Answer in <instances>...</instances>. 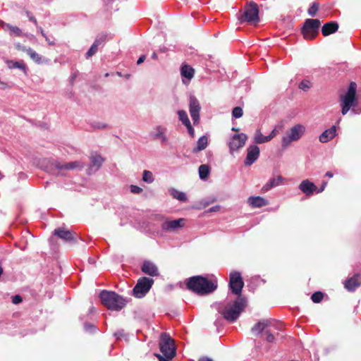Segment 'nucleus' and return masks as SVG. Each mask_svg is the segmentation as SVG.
Wrapping results in <instances>:
<instances>
[{
  "instance_id": "obj_22",
  "label": "nucleus",
  "mask_w": 361,
  "mask_h": 361,
  "mask_svg": "<svg viewBox=\"0 0 361 361\" xmlns=\"http://www.w3.org/2000/svg\"><path fill=\"white\" fill-rule=\"evenodd\" d=\"M336 135V128L335 126H331L330 128L325 130L319 137V142L322 143H326Z\"/></svg>"
},
{
  "instance_id": "obj_5",
  "label": "nucleus",
  "mask_w": 361,
  "mask_h": 361,
  "mask_svg": "<svg viewBox=\"0 0 361 361\" xmlns=\"http://www.w3.org/2000/svg\"><path fill=\"white\" fill-rule=\"evenodd\" d=\"M159 350L165 358L173 359L176 355L173 339L166 333H162L159 340Z\"/></svg>"
},
{
  "instance_id": "obj_9",
  "label": "nucleus",
  "mask_w": 361,
  "mask_h": 361,
  "mask_svg": "<svg viewBox=\"0 0 361 361\" xmlns=\"http://www.w3.org/2000/svg\"><path fill=\"white\" fill-rule=\"evenodd\" d=\"M320 20L318 19H307L302 28V33L305 39H313L319 32Z\"/></svg>"
},
{
  "instance_id": "obj_54",
  "label": "nucleus",
  "mask_w": 361,
  "mask_h": 361,
  "mask_svg": "<svg viewBox=\"0 0 361 361\" xmlns=\"http://www.w3.org/2000/svg\"><path fill=\"white\" fill-rule=\"evenodd\" d=\"M123 335V330H119V331H116V332L114 334V336H115L117 338H120V337H121Z\"/></svg>"
},
{
  "instance_id": "obj_12",
  "label": "nucleus",
  "mask_w": 361,
  "mask_h": 361,
  "mask_svg": "<svg viewBox=\"0 0 361 361\" xmlns=\"http://www.w3.org/2000/svg\"><path fill=\"white\" fill-rule=\"evenodd\" d=\"M53 234L66 243L75 244L77 243L78 235L63 227H59L54 231Z\"/></svg>"
},
{
  "instance_id": "obj_21",
  "label": "nucleus",
  "mask_w": 361,
  "mask_h": 361,
  "mask_svg": "<svg viewBox=\"0 0 361 361\" xmlns=\"http://www.w3.org/2000/svg\"><path fill=\"white\" fill-rule=\"evenodd\" d=\"M299 189L307 196H311L317 190V186L308 179L302 180L299 185Z\"/></svg>"
},
{
  "instance_id": "obj_28",
  "label": "nucleus",
  "mask_w": 361,
  "mask_h": 361,
  "mask_svg": "<svg viewBox=\"0 0 361 361\" xmlns=\"http://www.w3.org/2000/svg\"><path fill=\"white\" fill-rule=\"evenodd\" d=\"M23 51H25L35 63L38 64L43 63L42 57L30 47H23Z\"/></svg>"
},
{
  "instance_id": "obj_41",
  "label": "nucleus",
  "mask_w": 361,
  "mask_h": 361,
  "mask_svg": "<svg viewBox=\"0 0 361 361\" xmlns=\"http://www.w3.org/2000/svg\"><path fill=\"white\" fill-rule=\"evenodd\" d=\"M243 114V111L241 107L236 106V107L233 108V111H232L233 117H234L235 118H239L242 117Z\"/></svg>"
},
{
  "instance_id": "obj_16",
  "label": "nucleus",
  "mask_w": 361,
  "mask_h": 361,
  "mask_svg": "<svg viewBox=\"0 0 361 361\" xmlns=\"http://www.w3.org/2000/svg\"><path fill=\"white\" fill-rule=\"evenodd\" d=\"M167 128L163 126H156L150 133V136L154 140H159L161 145L166 144L169 142V137L166 135Z\"/></svg>"
},
{
  "instance_id": "obj_20",
  "label": "nucleus",
  "mask_w": 361,
  "mask_h": 361,
  "mask_svg": "<svg viewBox=\"0 0 361 361\" xmlns=\"http://www.w3.org/2000/svg\"><path fill=\"white\" fill-rule=\"evenodd\" d=\"M141 270L145 274L151 276H157L159 274L157 265L150 261H145L141 267Z\"/></svg>"
},
{
  "instance_id": "obj_29",
  "label": "nucleus",
  "mask_w": 361,
  "mask_h": 361,
  "mask_svg": "<svg viewBox=\"0 0 361 361\" xmlns=\"http://www.w3.org/2000/svg\"><path fill=\"white\" fill-rule=\"evenodd\" d=\"M253 140L255 143L256 144H262L269 142L271 140L269 135H263L259 129L256 130V131L255 132Z\"/></svg>"
},
{
  "instance_id": "obj_36",
  "label": "nucleus",
  "mask_w": 361,
  "mask_h": 361,
  "mask_svg": "<svg viewBox=\"0 0 361 361\" xmlns=\"http://www.w3.org/2000/svg\"><path fill=\"white\" fill-rule=\"evenodd\" d=\"M283 128V122H281L278 125H276V127L271 130V132L269 135L270 140H272L277 134H279L280 130H281Z\"/></svg>"
},
{
  "instance_id": "obj_39",
  "label": "nucleus",
  "mask_w": 361,
  "mask_h": 361,
  "mask_svg": "<svg viewBox=\"0 0 361 361\" xmlns=\"http://www.w3.org/2000/svg\"><path fill=\"white\" fill-rule=\"evenodd\" d=\"M264 334L266 335L265 340L268 343H273L274 341L275 337L272 332L271 328H269L268 329H267Z\"/></svg>"
},
{
  "instance_id": "obj_25",
  "label": "nucleus",
  "mask_w": 361,
  "mask_h": 361,
  "mask_svg": "<svg viewBox=\"0 0 361 361\" xmlns=\"http://www.w3.org/2000/svg\"><path fill=\"white\" fill-rule=\"evenodd\" d=\"M0 25L4 30L9 31L10 35H14L16 36H20L22 35L21 30L17 26L12 25L4 21L0 22Z\"/></svg>"
},
{
  "instance_id": "obj_6",
  "label": "nucleus",
  "mask_w": 361,
  "mask_h": 361,
  "mask_svg": "<svg viewBox=\"0 0 361 361\" xmlns=\"http://www.w3.org/2000/svg\"><path fill=\"white\" fill-rule=\"evenodd\" d=\"M238 19L240 23L247 22L250 24L257 23L259 21L257 4L253 1L247 4L243 14Z\"/></svg>"
},
{
  "instance_id": "obj_47",
  "label": "nucleus",
  "mask_w": 361,
  "mask_h": 361,
  "mask_svg": "<svg viewBox=\"0 0 361 361\" xmlns=\"http://www.w3.org/2000/svg\"><path fill=\"white\" fill-rule=\"evenodd\" d=\"M25 14L27 16L28 19L31 22H32L36 26H37V21L35 16L32 14V13L28 11H25Z\"/></svg>"
},
{
  "instance_id": "obj_23",
  "label": "nucleus",
  "mask_w": 361,
  "mask_h": 361,
  "mask_svg": "<svg viewBox=\"0 0 361 361\" xmlns=\"http://www.w3.org/2000/svg\"><path fill=\"white\" fill-rule=\"evenodd\" d=\"M338 29V24L336 22L331 21L325 23L322 28V33L324 36H328L334 33Z\"/></svg>"
},
{
  "instance_id": "obj_62",
  "label": "nucleus",
  "mask_w": 361,
  "mask_h": 361,
  "mask_svg": "<svg viewBox=\"0 0 361 361\" xmlns=\"http://www.w3.org/2000/svg\"><path fill=\"white\" fill-rule=\"evenodd\" d=\"M152 58L154 59H157V54L156 53H153L152 55Z\"/></svg>"
},
{
  "instance_id": "obj_64",
  "label": "nucleus",
  "mask_w": 361,
  "mask_h": 361,
  "mask_svg": "<svg viewBox=\"0 0 361 361\" xmlns=\"http://www.w3.org/2000/svg\"><path fill=\"white\" fill-rule=\"evenodd\" d=\"M232 130H234V131H238V128H232Z\"/></svg>"
},
{
  "instance_id": "obj_35",
  "label": "nucleus",
  "mask_w": 361,
  "mask_h": 361,
  "mask_svg": "<svg viewBox=\"0 0 361 361\" xmlns=\"http://www.w3.org/2000/svg\"><path fill=\"white\" fill-rule=\"evenodd\" d=\"M154 178L151 171L145 170L142 173V180L147 183H152Z\"/></svg>"
},
{
  "instance_id": "obj_13",
  "label": "nucleus",
  "mask_w": 361,
  "mask_h": 361,
  "mask_svg": "<svg viewBox=\"0 0 361 361\" xmlns=\"http://www.w3.org/2000/svg\"><path fill=\"white\" fill-rule=\"evenodd\" d=\"M247 139V136L245 133L233 135L228 142L230 153L233 154L235 151L243 147L245 145Z\"/></svg>"
},
{
  "instance_id": "obj_10",
  "label": "nucleus",
  "mask_w": 361,
  "mask_h": 361,
  "mask_svg": "<svg viewBox=\"0 0 361 361\" xmlns=\"http://www.w3.org/2000/svg\"><path fill=\"white\" fill-rule=\"evenodd\" d=\"M244 286V282L240 273L233 271L230 274L229 276V288L234 295L241 296L242 289Z\"/></svg>"
},
{
  "instance_id": "obj_2",
  "label": "nucleus",
  "mask_w": 361,
  "mask_h": 361,
  "mask_svg": "<svg viewBox=\"0 0 361 361\" xmlns=\"http://www.w3.org/2000/svg\"><path fill=\"white\" fill-rule=\"evenodd\" d=\"M246 305L247 300L245 298L239 296L232 305L228 303L226 305L219 306L218 310L225 319L230 322H234L238 319Z\"/></svg>"
},
{
  "instance_id": "obj_26",
  "label": "nucleus",
  "mask_w": 361,
  "mask_h": 361,
  "mask_svg": "<svg viewBox=\"0 0 361 361\" xmlns=\"http://www.w3.org/2000/svg\"><path fill=\"white\" fill-rule=\"evenodd\" d=\"M247 202L254 208H259L267 204V201L262 197H250Z\"/></svg>"
},
{
  "instance_id": "obj_34",
  "label": "nucleus",
  "mask_w": 361,
  "mask_h": 361,
  "mask_svg": "<svg viewBox=\"0 0 361 361\" xmlns=\"http://www.w3.org/2000/svg\"><path fill=\"white\" fill-rule=\"evenodd\" d=\"M178 118L182 122V123L186 126L190 124V121L188 118V114L184 110H179L178 111Z\"/></svg>"
},
{
  "instance_id": "obj_48",
  "label": "nucleus",
  "mask_w": 361,
  "mask_h": 361,
  "mask_svg": "<svg viewBox=\"0 0 361 361\" xmlns=\"http://www.w3.org/2000/svg\"><path fill=\"white\" fill-rule=\"evenodd\" d=\"M13 68H19V69H21V70H24L25 69V64L23 63V62H14L13 63Z\"/></svg>"
},
{
  "instance_id": "obj_3",
  "label": "nucleus",
  "mask_w": 361,
  "mask_h": 361,
  "mask_svg": "<svg viewBox=\"0 0 361 361\" xmlns=\"http://www.w3.org/2000/svg\"><path fill=\"white\" fill-rule=\"evenodd\" d=\"M99 298L102 303L110 310L119 311L126 305V300L113 291L102 290Z\"/></svg>"
},
{
  "instance_id": "obj_37",
  "label": "nucleus",
  "mask_w": 361,
  "mask_h": 361,
  "mask_svg": "<svg viewBox=\"0 0 361 361\" xmlns=\"http://www.w3.org/2000/svg\"><path fill=\"white\" fill-rule=\"evenodd\" d=\"M319 4L317 2H314L312 6L308 8L307 13L310 16H315L319 9Z\"/></svg>"
},
{
  "instance_id": "obj_43",
  "label": "nucleus",
  "mask_w": 361,
  "mask_h": 361,
  "mask_svg": "<svg viewBox=\"0 0 361 361\" xmlns=\"http://www.w3.org/2000/svg\"><path fill=\"white\" fill-rule=\"evenodd\" d=\"M322 298L323 293L319 291L314 293L311 296L312 300L315 303L319 302L322 300Z\"/></svg>"
},
{
  "instance_id": "obj_14",
  "label": "nucleus",
  "mask_w": 361,
  "mask_h": 361,
  "mask_svg": "<svg viewBox=\"0 0 361 361\" xmlns=\"http://www.w3.org/2000/svg\"><path fill=\"white\" fill-rule=\"evenodd\" d=\"M201 106L197 99L191 95L189 99V111L194 125L199 123Z\"/></svg>"
},
{
  "instance_id": "obj_17",
  "label": "nucleus",
  "mask_w": 361,
  "mask_h": 361,
  "mask_svg": "<svg viewBox=\"0 0 361 361\" xmlns=\"http://www.w3.org/2000/svg\"><path fill=\"white\" fill-rule=\"evenodd\" d=\"M247 151V153L244 161V164L245 166H250L258 159L260 151L259 147L255 145H250Z\"/></svg>"
},
{
  "instance_id": "obj_30",
  "label": "nucleus",
  "mask_w": 361,
  "mask_h": 361,
  "mask_svg": "<svg viewBox=\"0 0 361 361\" xmlns=\"http://www.w3.org/2000/svg\"><path fill=\"white\" fill-rule=\"evenodd\" d=\"M208 145V138L205 135L200 137L197 142V147H195L192 150L194 153L199 152L203 149H204Z\"/></svg>"
},
{
  "instance_id": "obj_57",
  "label": "nucleus",
  "mask_w": 361,
  "mask_h": 361,
  "mask_svg": "<svg viewBox=\"0 0 361 361\" xmlns=\"http://www.w3.org/2000/svg\"><path fill=\"white\" fill-rule=\"evenodd\" d=\"M16 49H17L18 50H20V51H23V47H25V46L21 45V44H19V43H18V44H16Z\"/></svg>"
},
{
  "instance_id": "obj_38",
  "label": "nucleus",
  "mask_w": 361,
  "mask_h": 361,
  "mask_svg": "<svg viewBox=\"0 0 361 361\" xmlns=\"http://www.w3.org/2000/svg\"><path fill=\"white\" fill-rule=\"evenodd\" d=\"M91 126L94 129L102 130L108 128V125L105 123H102L100 121H94L91 123Z\"/></svg>"
},
{
  "instance_id": "obj_56",
  "label": "nucleus",
  "mask_w": 361,
  "mask_h": 361,
  "mask_svg": "<svg viewBox=\"0 0 361 361\" xmlns=\"http://www.w3.org/2000/svg\"><path fill=\"white\" fill-rule=\"evenodd\" d=\"M44 38L49 45H54V42L50 40L49 37L47 35H46Z\"/></svg>"
},
{
  "instance_id": "obj_45",
  "label": "nucleus",
  "mask_w": 361,
  "mask_h": 361,
  "mask_svg": "<svg viewBox=\"0 0 361 361\" xmlns=\"http://www.w3.org/2000/svg\"><path fill=\"white\" fill-rule=\"evenodd\" d=\"M299 88L303 91H307L310 88V84L309 81H302L299 84Z\"/></svg>"
},
{
  "instance_id": "obj_19",
  "label": "nucleus",
  "mask_w": 361,
  "mask_h": 361,
  "mask_svg": "<svg viewBox=\"0 0 361 361\" xmlns=\"http://www.w3.org/2000/svg\"><path fill=\"white\" fill-rule=\"evenodd\" d=\"M360 285L361 275L360 274H355L344 283V286L348 291H354Z\"/></svg>"
},
{
  "instance_id": "obj_55",
  "label": "nucleus",
  "mask_w": 361,
  "mask_h": 361,
  "mask_svg": "<svg viewBox=\"0 0 361 361\" xmlns=\"http://www.w3.org/2000/svg\"><path fill=\"white\" fill-rule=\"evenodd\" d=\"M219 208H220L219 206L212 207L209 209V212H216L217 210H219Z\"/></svg>"
},
{
  "instance_id": "obj_44",
  "label": "nucleus",
  "mask_w": 361,
  "mask_h": 361,
  "mask_svg": "<svg viewBox=\"0 0 361 361\" xmlns=\"http://www.w3.org/2000/svg\"><path fill=\"white\" fill-rule=\"evenodd\" d=\"M84 329L86 331L90 333H93L96 331V326L94 324L90 323H85L84 324Z\"/></svg>"
},
{
  "instance_id": "obj_24",
  "label": "nucleus",
  "mask_w": 361,
  "mask_h": 361,
  "mask_svg": "<svg viewBox=\"0 0 361 361\" xmlns=\"http://www.w3.org/2000/svg\"><path fill=\"white\" fill-rule=\"evenodd\" d=\"M180 73L183 77V82L185 83V78L190 81L194 76L195 71L191 66L183 65L181 67Z\"/></svg>"
},
{
  "instance_id": "obj_58",
  "label": "nucleus",
  "mask_w": 361,
  "mask_h": 361,
  "mask_svg": "<svg viewBox=\"0 0 361 361\" xmlns=\"http://www.w3.org/2000/svg\"><path fill=\"white\" fill-rule=\"evenodd\" d=\"M38 30H39V32L41 33V35L44 37L47 35L46 33L44 32V30L41 27H38Z\"/></svg>"
},
{
  "instance_id": "obj_32",
  "label": "nucleus",
  "mask_w": 361,
  "mask_h": 361,
  "mask_svg": "<svg viewBox=\"0 0 361 361\" xmlns=\"http://www.w3.org/2000/svg\"><path fill=\"white\" fill-rule=\"evenodd\" d=\"M198 171L200 178L202 180H205L207 178L209 174L210 168L207 164H202L199 166Z\"/></svg>"
},
{
  "instance_id": "obj_33",
  "label": "nucleus",
  "mask_w": 361,
  "mask_h": 361,
  "mask_svg": "<svg viewBox=\"0 0 361 361\" xmlns=\"http://www.w3.org/2000/svg\"><path fill=\"white\" fill-rule=\"evenodd\" d=\"M104 159L100 155H94L91 157V165L92 166L96 167V170H98L102 165Z\"/></svg>"
},
{
  "instance_id": "obj_49",
  "label": "nucleus",
  "mask_w": 361,
  "mask_h": 361,
  "mask_svg": "<svg viewBox=\"0 0 361 361\" xmlns=\"http://www.w3.org/2000/svg\"><path fill=\"white\" fill-rule=\"evenodd\" d=\"M12 302L13 304H19L22 302V298L20 295H16L12 298Z\"/></svg>"
},
{
  "instance_id": "obj_7",
  "label": "nucleus",
  "mask_w": 361,
  "mask_h": 361,
  "mask_svg": "<svg viewBox=\"0 0 361 361\" xmlns=\"http://www.w3.org/2000/svg\"><path fill=\"white\" fill-rule=\"evenodd\" d=\"M305 132V127L302 124L293 126L285 136L282 137L281 145L286 148L292 142L299 140Z\"/></svg>"
},
{
  "instance_id": "obj_59",
  "label": "nucleus",
  "mask_w": 361,
  "mask_h": 361,
  "mask_svg": "<svg viewBox=\"0 0 361 361\" xmlns=\"http://www.w3.org/2000/svg\"><path fill=\"white\" fill-rule=\"evenodd\" d=\"M198 361H213L211 358H209L207 357H204L202 358H200Z\"/></svg>"
},
{
  "instance_id": "obj_51",
  "label": "nucleus",
  "mask_w": 361,
  "mask_h": 361,
  "mask_svg": "<svg viewBox=\"0 0 361 361\" xmlns=\"http://www.w3.org/2000/svg\"><path fill=\"white\" fill-rule=\"evenodd\" d=\"M327 185V182L324 181L321 185V187L317 190V193L322 192L324 190L326 186Z\"/></svg>"
},
{
  "instance_id": "obj_27",
  "label": "nucleus",
  "mask_w": 361,
  "mask_h": 361,
  "mask_svg": "<svg viewBox=\"0 0 361 361\" xmlns=\"http://www.w3.org/2000/svg\"><path fill=\"white\" fill-rule=\"evenodd\" d=\"M283 178L281 176H278L275 178H273L269 180L263 187L262 190L267 192L271 189L272 188L279 186L282 183Z\"/></svg>"
},
{
  "instance_id": "obj_53",
  "label": "nucleus",
  "mask_w": 361,
  "mask_h": 361,
  "mask_svg": "<svg viewBox=\"0 0 361 361\" xmlns=\"http://www.w3.org/2000/svg\"><path fill=\"white\" fill-rule=\"evenodd\" d=\"M145 59H146L145 55L140 56L139 57L138 60L137 61V64L140 65V64L142 63L145 61Z\"/></svg>"
},
{
  "instance_id": "obj_31",
  "label": "nucleus",
  "mask_w": 361,
  "mask_h": 361,
  "mask_svg": "<svg viewBox=\"0 0 361 361\" xmlns=\"http://www.w3.org/2000/svg\"><path fill=\"white\" fill-rule=\"evenodd\" d=\"M170 194L174 199H177L180 202H185L187 201V196L183 192L173 188L170 190Z\"/></svg>"
},
{
  "instance_id": "obj_42",
  "label": "nucleus",
  "mask_w": 361,
  "mask_h": 361,
  "mask_svg": "<svg viewBox=\"0 0 361 361\" xmlns=\"http://www.w3.org/2000/svg\"><path fill=\"white\" fill-rule=\"evenodd\" d=\"M106 37H107V36H106V35H104V34L99 35L96 37V39H95V40H94V43L95 44H97L98 47H99V46H100V45H102V44H104V43L105 42V41H106Z\"/></svg>"
},
{
  "instance_id": "obj_1",
  "label": "nucleus",
  "mask_w": 361,
  "mask_h": 361,
  "mask_svg": "<svg viewBox=\"0 0 361 361\" xmlns=\"http://www.w3.org/2000/svg\"><path fill=\"white\" fill-rule=\"evenodd\" d=\"M187 288L198 295H207L217 288V284L202 276L189 278L186 282Z\"/></svg>"
},
{
  "instance_id": "obj_4",
  "label": "nucleus",
  "mask_w": 361,
  "mask_h": 361,
  "mask_svg": "<svg viewBox=\"0 0 361 361\" xmlns=\"http://www.w3.org/2000/svg\"><path fill=\"white\" fill-rule=\"evenodd\" d=\"M356 90L357 84L355 82H351L346 93L341 96V113L343 115H345L351 107H353L352 111L357 114L354 108L357 102Z\"/></svg>"
},
{
  "instance_id": "obj_61",
  "label": "nucleus",
  "mask_w": 361,
  "mask_h": 361,
  "mask_svg": "<svg viewBox=\"0 0 361 361\" xmlns=\"http://www.w3.org/2000/svg\"><path fill=\"white\" fill-rule=\"evenodd\" d=\"M75 78H76V75L73 74L71 75V82H73L75 80Z\"/></svg>"
},
{
  "instance_id": "obj_8",
  "label": "nucleus",
  "mask_w": 361,
  "mask_h": 361,
  "mask_svg": "<svg viewBox=\"0 0 361 361\" xmlns=\"http://www.w3.org/2000/svg\"><path fill=\"white\" fill-rule=\"evenodd\" d=\"M154 283V280L148 277H141L133 289V295L137 298H142L149 291Z\"/></svg>"
},
{
  "instance_id": "obj_11",
  "label": "nucleus",
  "mask_w": 361,
  "mask_h": 361,
  "mask_svg": "<svg viewBox=\"0 0 361 361\" xmlns=\"http://www.w3.org/2000/svg\"><path fill=\"white\" fill-rule=\"evenodd\" d=\"M269 328L279 330L281 327L279 324L271 320L262 319L255 324V326L251 329V331L255 336H258L263 331L265 332V331Z\"/></svg>"
},
{
  "instance_id": "obj_63",
  "label": "nucleus",
  "mask_w": 361,
  "mask_h": 361,
  "mask_svg": "<svg viewBox=\"0 0 361 361\" xmlns=\"http://www.w3.org/2000/svg\"><path fill=\"white\" fill-rule=\"evenodd\" d=\"M3 274V269L0 267V276Z\"/></svg>"
},
{
  "instance_id": "obj_15",
  "label": "nucleus",
  "mask_w": 361,
  "mask_h": 361,
  "mask_svg": "<svg viewBox=\"0 0 361 361\" xmlns=\"http://www.w3.org/2000/svg\"><path fill=\"white\" fill-rule=\"evenodd\" d=\"M51 166L58 170H68V171H81L85 164L80 161H74L68 163L61 164L57 161L51 163Z\"/></svg>"
},
{
  "instance_id": "obj_46",
  "label": "nucleus",
  "mask_w": 361,
  "mask_h": 361,
  "mask_svg": "<svg viewBox=\"0 0 361 361\" xmlns=\"http://www.w3.org/2000/svg\"><path fill=\"white\" fill-rule=\"evenodd\" d=\"M130 192L134 194H140L141 192H142V189L139 186L131 185Z\"/></svg>"
},
{
  "instance_id": "obj_52",
  "label": "nucleus",
  "mask_w": 361,
  "mask_h": 361,
  "mask_svg": "<svg viewBox=\"0 0 361 361\" xmlns=\"http://www.w3.org/2000/svg\"><path fill=\"white\" fill-rule=\"evenodd\" d=\"M155 356L158 358L159 361H169L171 359L165 358L160 354H155Z\"/></svg>"
},
{
  "instance_id": "obj_50",
  "label": "nucleus",
  "mask_w": 361,
  "mask_h": 361,
  "mask_svg": "<svg viewBox=\"0 0 361 361\" xmlns=\"http://www.w3.org/2000/svg\"><path fill=\"white\" fill-rule=\"evenodd\" d=\"M185 127L187 128V129H188V133L190 134V135L191 137H193V136L195 135V130H194V128L192 127L191 123H190V124H189V126H186Z\"/></svg>"
},
{
  "instance_id": "obj_18",
  "label": "nucleus",
  "mask_w": 361,
  "mask_h": 361,
  "mask_svg": "<svg viewBox=\"0 0 361 361\" xmlns=\"http://www.w3.org/2000/svg\"><path fill=\"white\" fill-rule=\"evenodd\" d=\"M184 219L165 221L161 224V228L165 231H176L184 226Z\"/></svg>"
},
{
  "instance_id": "obj_40",
  "label": "nucleus",
  "mask_w": 361,
  "mask_h": 361,
  "mask_svg": "<svg viewBox=\"0 0 361 361\" xmlns=\"http://www.w3.org/2000/svg\"><path fill=\"white\" fill-rule=\"evenodd\" d=\"M98 47H99L97 44L93 43L92 44V46L90 47V48L89 49V50L86 53V58L89 59L90 57L94 55L97 52Z\"/></svg>"
},
{
  "instance_id": "obj_60",
  "label": "nucleus",
  "mask_w": 361,
  "mask_h": 361,
  "mask_svg": "<svg viewBox=\"0 0 361 361\" xmlns=\"http://www.w3.org/2000/svg\"><path fill=\"white\" fill-rule=\"evenodd\" d=\"M326 176L329 177V178H332L334 174L331 171H327L325 174Z\"/></svg>"
}]
</instances>
